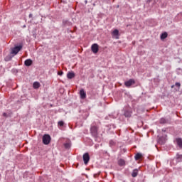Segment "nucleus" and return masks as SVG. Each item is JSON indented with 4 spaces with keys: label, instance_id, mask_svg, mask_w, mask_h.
<instances>
[{
    "label": "nucleus",
    "instance_id": "8",
    "mask_svg": "<svg viewBox=\"0 0 182 182\" xmlns=\"http://www.w3.org/2000/svg\"><path fill=\"white\" fill-rule=\"evenodd\" d=\"M80 96L81 99H86V92H85V90H80Z\"/></svg>",
    "mask_w": 182,
    "mask_h": 182
},
{
    "label": "nucleus",
    "instance_id": "6",
    "mask_svg": "<svg viewBox=\"0 0 182 182\" xmlns=\"http://www.w3.org/2000/svg\"><path fill=\"white\" fill-rule=\"evenodd\" d=\"M112 35L113 38H114L115 39H119V30L114 29L112 32Z\"/></svg>",
    "mask_w": 182,
    "mask_h": 182
},
{
    "label": "nucleus",
    "instance_id": "25",
    "mask_svg": "<svg viewBox=\"0 0 182 182\" xmlns=\"http://www.w3.org/2000/svg\"><path fill=\"white\" fill-rule=\"evenodd\" d=\"M58 75L59 76H62V75H63V73L62 71H60V72L58 73Z\"/></svg>",
    "mask_w": 182,
    "mask_h": 182
},
{
    "label": "nucleus",
    "instance_id": "9",
    "mask_svg": "<svg viewBox=\"0 0 182 182\" xmlns=\"http://www.w3.org/2000/svg\"><path fill=\"white\" fill-rule=\"evenodd\" d=\"M68 79H73L75 77V73L73 72H68L67 74Z\"/></svg>",
    "mask_w": 182,
    "mask_h": 182
},
{
    "label": "nucleus",
    "instance_id": "1",
    "mask_svg": "<svg viewBox=\"0 0 182 182\" xmlns=\"http://www.w3.org/2000/svg\"><path fill=\"white\" fill-rule=\"evenodd\" d=\"M22 49V46H18L11 48V55H18V52Z\"/></svg>",
    "mask_w": 182,
    "mask_h": 182
},
{
    "label": "nucleus",
    "instance_id": "28",
    "mask_svg": "<svg viewBox=\"0 0 182 182\" xmlns=\"http://www.w3.org/2000/svg\"><path fill=\"white\" fill-rule=\"evenodd\" d=\"M23 28H26V25H23Z\"/></svg>",
    "mask_w": 182,
    "mask_h": 182
},
{
    "label": "nucleus",
    "instance_id": "19",
    "mask_svg": "<svg viewBox=\"0 0 182 182\" xmlns=\"http://www.w3.org/2000/svg\"><path fill=\"white\" fill-rule=\"evenodd\" d=\"M118 164H119V166H124V164H125L124 160H123V159H119V160L118 161Z\"/></svg>",
    "mask_w": 182,
    "mask_h": 182
},
{
    "label": "nucleus",
    "instance_id": "3",
    "mask_svg": "<svg viewBox=\"0 0 182 182\" xmlns=\"http://www.w3.org/2000/svg\"><path fill=\"white\" fill-rule=\"evenodd\" d=\"M43 144H48L50 143V136L49 134H45L43 136Z\"/></svg>",
    "mask_w": 182,
    "mask_h": 182
},
{
    "label": "nucleus",
    "instance_id": "27",
    "mask_svg": "<svg viewBox=\"0 0 182 182\" xmlns=\"http://www.w3.org/2000/svg\"><path fill=\"white\" fill-rule=\"evenodd\" d=\"M32 16H33L32 14H29V18H32Z\"/></svg>",
    "mask_w": 182,
    "mask_h": 182
},
{
    "label": "nucleus",
    "instance_id": "26",
    "mask_svg": "<svg viewBox=\"0 0 182 182\" xmlns=\"http://www.w3.org/2000/svg\"><path fill=\"white\" fill-rule=\"evenodd\" d=\"M3 116L4 117H6V116H7V114L6 113H3Z\"/></svg>",
    "mask_w": 182,
    "mask_h": 182
},
{
    "label": "nucleus",
    "instance_id": "7",
    "mask_svg": "<svg viewBox=\"0 0 182 182\" xmlns=\"http://www.w3.org/2000/svg\"><path fill=\"white\" fill-rule=\"evenodd\" d=\"M125 86H127V87H130V86H132V85H134V80H129L128 81H126L124 82Z\"/></svg>",
    "mask_w": 182,
    "mask_h": 182
},
{
    "label": "nucleus",
    "instance_id": "20",
    "mask_svg": "<svg viewBox=\"0 0 182 182\" xmlns=\"http://www.w3.org/2000/svg\"><path fill=\"white\" fill-rule=\"evenodd\" d=\"M177 144H178V146H179V147L182 148V140H181V139H177Z\"/></svg>",
    "mask_w": 182,
    "mask_h": 182
},
{
    "label": "nucleus",
    "instance_id": "12",
    "mask_svg": "<svg viewBox=\"0 0 182 182\" xmlns=\"http://www.w3.org/2000/svg\"><path fill=\"white\" fill-rule=\"evenodd\" d=\"M33 86L34 89H39V87H41V84L38 82H34Z\"/></svg>",
    "mask_w": 182,
    "mask_h": 182
},
{
    "label": "nucleus",
    "instance_id": "22",
    "mask_svg": "<svg viewBox=\"0 0 182 182\" xmlns=\"http://www.w3.org/2000/svg\"><path fill=\"white\" fill-rule=\"evenodd\" d=\"M63 124H65V123L63 122V121H60V122H58V126L62 127V126H63Z\"/></svg>",
    "mask_w": 182,
    "mask_h": 182
},
{
    "label": "nucleus",
    "instance_id": "17",
    "mask_svg": "<svg viewBox=\"0 0 182 182\" xmlns=\"http://www.w3.org/2000/svg\"><path fill=\"white\" fill-rule=\"evenodd\" d=\"M139 174V170L134 169L132 173V176L133 177H137V175Z\"/></svg>",
    "mask_w": 182,
    "mask_h": 182
},
{
    "label": "nucleus",
    "instance_id": "2",
    "mask_svg": "<svg viewBox=\"0 0 182 182\" xmlns=\"http://www.w3.org/2000/svg\"><path fill=\"white\" fill-rule=\"evenodd\" d=\"M90 133L93 137H97V127L92 125L90 128Z\"/></svg>",
    "mask_w": 182,
    "mask_h": 182
},
{
    "label": "nucleus",
    "instance_id": "15",
    "mask_svg": "<svg viewBox=\"0 0 182 182\" xmlns=\"http://www.w3.org/2000/svg\"><path fill=\"white\" fill-rule=\"evenodd\" d=\"M167 36H168V34L166 32L161 33V41H164V39H166V38H167Z\"/></svg>",
    "mask_w": 182,
    "mask_h": 182
},
{
    "label": "nucleus",
    "instance_id": "11",
    "mask_svg": "<svg viewBox=\"0 0 182 182\" xmlns=\"http://www.w3.org/2000/svg\"><path fill=\"white\" fill-rule=\"evenodd\" d=\"M24 65H26V66H31V65H32V60L31 59L26 60L24 62Z\"/></svg>",
    "mask_w": 182,
    "mask_h": 182
},
{
    "label": "nucleus",
    "instance_id": "13",
    "mask_svg": "<svg viewBox=\"0 0 182 182\" xmlns=\"http://www.w3.org/2000/svg\"><path fill=\"white\" fill-rule=\"evenodd\" d=\"M14 55H12V54H9L8 55L6 58H5V60L6 62H9V60H11L12 59V58H14Z\"/></svg>",
    "mask_w": 182,
    "mask_h": 182
},
{
    "label": "nucleus",
    "instance_id": "18",
    "mask_svg": "<svg viewBox=\"0 0 182 182\" xmlns=\"http://www.w3.org/2000/svg\"><path fill=\"white\" fill-rule=\"evenodd\" d=\"M143 155L141 154L138 153L135 155V160H139L141 157H142Z\"/></svg>",
    "mask_w": 182,
    "mask_h": 182
},
{
    "label": "nucleus",
    "instance_id": "10",
    "mask_svg": "<svg viewBox=\"0 0 182 182\" xmlns=\"http://www.w3.org/2000/svg\"><path fill=\"white\" fill-rule=\"evenodd\" d=\"M166 136H161L159 139V143L160 144H164V143H166Z\"/></svg>",
    "mask_w": 182,
    "mask_h": 182
},
{
    "label": "nucleus",
    "instance_id": "4",
    "mask_svg": "<svg viewBox=\"0 0 182 182\" xmlns=\"http://www.w3.org/2000/svg\"><path fill=\"white\" fill-rule=\"evenodd\" d=\"M91 50L93 53H97V52H99V45L97 43L92 44L91 46Z\"/></svg>",
    "mask_w": 182,
    "mask_h": 182
},
{
    "label": "nucleus",
    "instance_id": "24",
    "mask_svg": "<svg viewBox=\"0 0 182 182\" xmlns=\"http://www.w3.org/2000/svg\"><path fill=\"white\" fill-rule=\"evenodd\" d=\"M175 85L178 87H180L181 86V84H180V82H176Z\"/></svg>",
    "mask_w": 182,
    "mask_h": 182
},
{
    "label": "nucleus",
    "instance_id": "21",
    "mask_svg": "<svg viewBox=\"0 0 182 182\" xmlns=\"http://www.w3.org/2000/svg\"><path fill=\"white\" fill-rule=\"evenodd\" d=\"M70 146H71L70 143H65V144H64V146H65L66 149H70Z\"/></svg>",
    "mask_w": 182,
    "mask_h": 182
},
{
    "label": "nucleus",
    "instance_id": "5",
    "mask_svg": "<svg viewBox=\"0 0 182 182\" xmlns=\"http://www.w3.org/2000/svg\"><path fill=\"white\" fill-rule=\"evenodd\" d=\"M82 159L84 161V164H87V163H89V160H90V156H89L88 153H85L83 154Z\"/></svg>",
    "mask_w": 182,
    "mask_h": 182
},
{
    "label": "nucleus",
    "instance_id": "16",
    "mask_svg": "<svg viewBox=\"0 0 182 182\" xmlns=\"http://www.w3.org/2000/svg\"><path fill=\"white\" fill-rule=\"evenodd\" d=\"M161 124H166V123L168 122V120L164 119V118H161L159 121Z\"/></svg>",
    "mask_w": 182,
    "mask_h": 182
},
{
    "label": "nucleus",
    "instance_id": "14",
    "mask_svg": "<svg viewBox=\"0 0 182 182\" xmlns=\"http://www.w3.org/2000/svg\"><path fill=\"white\" fill-rule=\"evenodd\" d=\"M125 117H132V112L131 111H125L124 113Z\"/></svg>",
    "mask_w": 182,
    "mask_h": 182
},
{
    "label": "nucleus",
    "instance_id": "23",
    "mask_svg": "<svg viewBox=\"0 0 182 182\" xmlns=\"http://www.w3.org/2000/svg\"><path fill=\"white\" fill-rule=\"evenodd\" d=\"M109 146H114V142L113 141H109Z\"/></svg>",
    "mask_w": 182,
    "mask_h": 182
}]
</instances>
